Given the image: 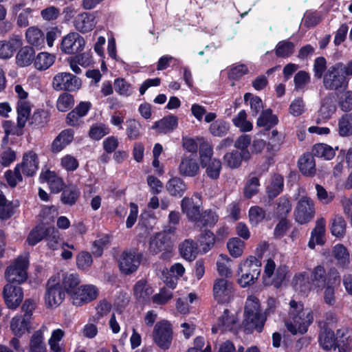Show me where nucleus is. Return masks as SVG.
Returning <instances> with one entry per match:
<instances>
[{"mask_svg": "<svg viewBox=\"0 0 352 352\" xmlns=\"http://www.w3.org/2000/svg\"><path fill=\"white\" fill-rule=\"evenodd\" d=\"M346 223L340 214H336L331 220L330 230L331 234L336 237H343L346 232Z\"/></svg>", "mask_w": 352, "mask_h": 352, "instance_id": "nucleus-42", "label": "nucleus"}, {"mask_svg": "<svg viewBox=\"0 0 352 352\" xmlns=\"http://www.w3.org/2000/svg\"><path fill=\"white\" fill-rule=\"evenodd\" d=\"M277 123L278 118L275 115L272 114L270 109L263 111L257 120V125L258 126H263L267 129L272 128Z\"/></svg>", "mask_w": 352, "mask_h": 352, "instance_id": "nucleus-48", "label": "nucleus"}, {"mask_svg": "<svg viewBox=\"0 0 352 352\" xmlns=\"http://www.w3.org/2000/svg\"><path fill=\"white\" fill-rule=\"evenodd\" d=\"M203 167L206 168V174L210 178L216 179L219 176L221 169V163L219 160L213 158L212 160L207 163L206 166Z\"/></svg>", "mask_w": 352, "mask_h": 352, "instance_id": "nucleus-62", "label": "nucleus"}, {"mask_svg": "<svg viewBox=\"0 0 352 352\" xmlns=\"http://www.w3.org/2000/svg\"><path fill=\"white\" fill-rule=\"evenodd\" d=\"M27 42L36 47L41 48L45 43V36L41 29L32 26L27 29L25 32Z\"/></svg>", "mask_w": 352, "mask_h": 352, "instance_id": "nucleus-32", "label": "nucleus"}, {"mask_svg": "<svg viewBox=\"0 0 352 352\" xmlns=\"http://www.w3.org/2000/svg\"><path fill=\"white\" fill-rule=\"evenodd\" d=\"M336 110V100L332 95L326 96L322 101L321 107L318 111L320 118L317 122L321 120H327L335 113Z\"/></svg>", "mask_w": 352, "mask_h": 352, "instance_id": "nucleus-30", "label": "nucleus"}, {"mask_svg": "<svg viewBox=\"0 0 352 352\" xmlns=\"http://www.w3.org/2000/svg\"><path fill=\"white\" fill-rule=\"evenodd\" d=\"M219 219L218 215L213 211L208 210L201 213V218L197 223V226H214Z\"/></svg>", "mask_w": 352, "mask_h": 352, "instance_id": "nucleus-64", "label": "nucleus"}, {"mask_svg": "<svg viewBox=\"0 0 352 352\" xmlns=\"http://www.w3.org/2000/svg\"><path fill=\"white\" fill-rule=\"evenodd\" d=\"M230 129V124L228 122L218 120L210 125L209 131L211 134L217 137H222L226 135Z\"/></svg>", "mask_w": 352, "mask_h": 352, "instance_id": "nucleus-52", "label": "nucleus"}, {"mask_svg": "<svg viewBox=\"0 0 352 352\" xmlns=\"http://www.w3.org/2000/svg\"><path fill=\"white\" fill-rule=\"evenodd\" d=\"M199 172V165L197 162V156L188 155L182 157L179 166V173L184 177H194Z\"/></svg>", "mask_w": 352, "mask_h": 352, "instance_id": "nucleus-20", "label": "nucleus"}, {"mask_svg": "<svg viewBox=\"0 0 352 352\" xmlns=\"http://www.w3.org/2000/svg\"><path fill=\"white\" fill-rule=\"evenodd\" d=\"M289 305L288 318L285 321L287 330L294 335L305 333L314 320L312 311L294 300H292Z\"/></svg>", "mask_w": 352, "mask_h": 352, "instance_id": "nucleus-1", "label": "nucleus"}, {"mask_svg": "<svg viewBox=\"0 0 352 352\" xmlns=\"http://www.w3.org/2000/svg\"><path fill=\"white\" fill-rule=\"evenodd\" d=\"M310 280L313 285L320 289L327 285L328 274L324 267L320 265L315 267L311 273Z\"/></svg>", "mask_w": 352, "mask_h": 352, "instance_id": "nucleus-34", "label": "nucleus"}, {"mask_svg": "<svg viewBox=\"0 0 352 352\" xmlns=\"http://www.w3.org/2000/svg\"><path fill=\"white\" fill-rule=\"evenodd\" d=\"M59 281H61L62 286L65 291L72 298L73 293L76 292L80 280L76 273H69L61 272L58 274Z\"/></svg>", "mask_w": 352, "mask_h": 352, "instance_id": "nucleus-25", "label": "nucleus"}, {"mask_svg": "<svg viewBox=\"0 0 352 352\" xmlns=\"http://www.w3.org/2000/svg\"><path fill=\"white\" fill-rule=\"evenodd\" d=\"M313 153L315 156L323 157L325 160H331L336 155L333 148L324 144H316L313 148Z\"/></svg>", "mask_w": 352, "mask_h": 352, "instance_id": "nucleus-53", "label": "nucleus"}, {"mask_svg": "<svg viewBox=\"0 0 352 352\" xmlns=\"http://www.w3.org/2000/svg\"><path fill=\"white\" fill-rule=\"evenodd\" d=\"M272 134V137L268 142L266 148L269 154L274 155L280 149L282 144V135H279L276 130H273Z\"/></svg>", "mask_w": 352, "mask_h": 352, "instance_id": "nucleus-63", "label": "nucleus"}, {"mask_svg": "<svg viewBox=\"0 0 352 352\" xmlns=\"http://www.w3.org/2000/svg\"><path fill=\"white\" fill-rule=\"evenodd\" d=\"M283 187V178L281 175H275L272 179L270 185L267 187L270 197H275L282 191Z\"/></svg>", "mask_w": 352, "mask_h": 352, "instance_id": "nucleus-59", "label": "nucleus"}, {"mask_svg": "<svg viewBox=\"0 0 352 352\" xmlns=\"http://www.w3.org/2000/svg\"><path fill=\"white\" fill-rule=\"evenodd\" d=\"M26 3L23 1L16 3L12 8V14L17 16L16 24L21 28L29 25V19L32 17L33 9L25 8Z\"/></svg>", "mask_w": 352, "mask_h": 352, "instance_id": "nucleus-22", "label": "nucleus"}, {"mask_svg": "<svg viewBox=\"0 0 352 352\" xmlns=\"http://www.w3.org/2000/svg\"><path fill=\"white\" fill-rule=\"evenodd\" d=\"M40 180L41 182H47L52 192L54 193L59 192L63 188L64 183L63 179L53 171L47 170L41 172Z\"/></svg>", "mask_w": 352, "mask_h": 352, "instance_id": "nucleus-29", "label": "nucleus"}, {"mask_svg": "<svg viewBox=\"0 0 352 352\" xmlns=\"http://www.w3.org/2000/svg\"><path fill=\"white\" fill-rule=\"evenodd\" d=\"M295 45L289 41H281L276 47V55L280 58L289 57L294 52Z\"/></svg>", "mask_w": 352, "mask_h": 352, "instance_id": "nucleus-50", "label": "nucleus"}, {"mask_svg": "<svg viewBox=\"0 0 352 352\" xmlns=\"http://www.w3.org/2000/svg\"><path fill=\"white\" fill-rule=\"evenodd\" d=\"M339 283L340 275L338 271L334 267L331 268L328 272L327 285H325L327 287L324 292V300L327 304L329 305H333L335 304L336 297L333 285L338 284Z\"/></svg>", "mask_w": 352, "mask_h": 352, "instance_id": "nucleus-19", "label": "nucleus"}, {"mask_svg": "<svg viewBox=\"0 0 352 352\" xmlns=\"http://www.w3.org/2000/svg\"><path fill=\"white\" fill-rule=\"evenodd\" d=\"M74 104V99L72 95L68 93H63L58 98L56 107L59 111L65 112L70 109Z\"/></svg>", "mask_w": 352, "mask_h": 352, "instance_id": "nucleus-56", "label": "nucleus"}, {"mask_svg": "<svg viewBox=\"0 0 352 352\" xmlns=\"http://www.w3.org/2000/svg\"><path fill=\"white\" fill-rule=\"evenodd\" d=\"M45 239L47 241V245L50 248L54 250L58 248L60 239V234L54 227L45 229Z\"/></svg>", "mask_w": 352, "mask_h": 352, "instance_id": "nucleus-60", "label": "nucleus"}, {"mask_svg": "<svg viewBox=\"0 0 352 352\" xmlns=\"http://www.w3.org/2000/svg\"><path fill=\"white\" fill-rule=\"evenodd\" d=\"M166 189L172 196L182 197L186 190V185L179 177L170 179L167 184Z\"/></svg>", "mask_w": 352, "mask_h": 352, "instance_id": "nucleus-40", "label": "nucleus"}, {"mask_svg": "<svg viewBox=\"0 0 352 352\" xmlns=\"http://www.w3.org/2000/svg\"><path fill=\"white\" fill-rule=\"evenodd\" d=\"M54 90L76 91L80 89L81 80L69 72H58L53 78L52 82Z\"/></svg>", "mask_w": 352, "mask_h": 352, "instance_id": "nucleus-7", "label": "nucleus"}, {"mask_svg": "<svg viewBox=\"0 0 352 352\" xmlns=\"http://www.w3.org/2000/svg\"><path fill=\"white\" fill-rule=\"evenodd\" d=\"M164 230L151 237L148 250L153 254H157L168 248H171L170 238Z\"/></svg>", "mask_w": 352, "mask_h": 352, "instance_id": "nucleus-18", "label": "nucleus"}, {"mask_svg": "<svg viewBox=\"0 0 352 352\" xmlns=\"http://www.w3.org/2000/svg\"><path fill=\"white\" fill-rule=\"evenodd\" d=\"M20 173L28 177L33 176L38 168V160L37 155L33 151H29L23 155L21 165Z\"/></svg>", "mask_w": 352, "mask_h": 352, "instance_id": "nucleus-23", "label": "nucleus"}, {"mask_svg": "<svg viewBox=\"0 0 352 352\" xmlns=\"http://www.w3.org/2000/svg\"><path fill=\"white\" fill-rule=\"evenodd\" d=\"M56 56L47 52H40L34 58V67L40 71L47 69L54 63Z\"/></svg>", "mask_w": 352, "mask_h": 352, "instance_id": "nucleus-35", "label": "nucleus"}, {"mask_svg": "<svg viewBox=\"0 0 352 352\" xmlns=\"http://www.w3.org/2000/svg\"><path fill=\"white\" fill-rule=\"evenodd\" d=\"M85 45V41L83 37L74 32L63 38L60 49L65 54H74L82 51Z\"/></svg>", "mask_w": 352, "mask_h": 352, "instance_id": "nucleus-15", "label": "nucleus"}, {"mask_svg": "<svg viewBox=\"0 0 352 352\" xmlns=\"http://www.w3.org/2000/svg\"><path fill=\"white\" fill-rule=\"evenodd\" d=\"M261 263L255 256H250L239 265L238 283L242 287L253 285L261 272Z\"/></svg>", "mask_w": 352, "mask_h": 352, "instance_id": "nucleus-4", "label": "nucleus"}, {"mask_svg": "<svg viewBox=\"0 0 352 352\" xmlns=\"http://www.w3.org/2000/svg\"><path fill=\"white\" fill-rule=\"evenodd\" d=\"M133 292L137 299L140 301L145 302L149 299L153 290L145 280H140L135 285Z\"/></svg>", "mask_w": 352, "mask_h": 352, "instance_id": "nucleus-37", "label": "nucleus"}, {"mask_svg": "<svg viewBox=\"0 0 352 352\" xmlns=\"http://www.w3.org/2000/svg\"><path fill=\"white\" fill-rule=\"evenodd\" d=\"M289 277V270L287 265L281 264L277 266L272 258L267 259L263 275L265 285H272L278 288L285 284Z\"/></svg>", "mask_w": 352, "mask_h": 352, "instance_id": "nucleus-3", "label": "nucleus"}, {"mask_svg": "<svg viewBox=\"0 0 352 352\" xmlns=\"http://www.w3.org/2000/svg\"><path fill=\"white\" fill-rule=\"evenodd\" d=\"M46 325L34 331L30 339L29 351L30 352H46V344L45 343L44 333L47 331Z\"/></svg>", "mask_w": 352, "mask_h": 352, "instance_id": "nucleus-27", "label": "nucleus"}, {"mask_svg": "<svg viewBox=\"0 0 352 352\" xmlns=\"http://www.w3.org/2000/svg\"><path fill=\"white\" fill-rule=\"evenodd\" d=\"M323 85L329 90L345 89L348 85V80L336 63L329 67L324 74Z\"/></svg>", "mask_w": 352, "mask_h": 352, "instance_id": "nucleus-8", "label": "nucleus"}, {"mask_svg": "<svg viewBox=\"0 0 352 352\" xmlns=\"http://www.w3.org/2000/svg\"><path fill=\"white\" fill-rule=\"evenodd\" d=\"M3 297L8 308L16 309L23 299V292L17 283L8 282L3 289Z\"/></svg>", "mask_w": 352, "mask_h": 352, "instance_id": "nucleus-13", "label": "nucleus"}, {"mask_svg": "<svg viewBox=\"0 0 352 352\" xmlns=\"http://www.w3.org/2000/svg\"><path fill=\"white\" fill-rule=\"evenodd\" d=\"M34 50L29 46H25L18 52L16 56V63L21 67L28 66L34 60Z\"/></svg>", "mask_w": 352, "mask_h": 352, "instance_id": "nucleus-44", "label": "nucleus"}, {"mask_svg": "<svg viewBox=\"0 0 352 352\" xmlns=\"http://www.w3.org/2000/svg\"><path fill=\"white\" fill-rule=\"evenodd\" d=\"M326 221L324 219H318L316 222V226L311 233V238L308 243V246L311 249H314L316 245H322L324 243V234Z\"/></svg>", "mask_w": 352, "mask_h": 352, "instance_id": "nucleus-26", "label": "nucleus"}, {"mask_svg": "<svg viewBox=\"0 0 352 352\" xmlns=\"http://www.w3.org/2000/svg\"><path fill=\"white\" fill-rule=\"evenodd\" d=\"M197 140L200 141L199 145V160L202 166H205L207 165V163L213 158H212L213 155V148L212 145L207 141H205L202 138H197Z\"/></svg>", "mask_w": 352, "mask_h": 352, "instance_id": "nucleus-38", "label": "nucleus"}, {"mask_svg": "<svg viewBox=\"0 0 352 352\" xmlns=\"http://www.w3.org/2000/svg\"><path fill=\"white\" fill-rule=\"evenodd\" d=\"M113 85L116 92L120 96L129 97L133 93V85L124 78L115 79Z\"/></svg>", "mask_w": 352, "mask_h": 352, "instance_id": "nucleus-47", "label": "nucleus"}, {"mask_svg": "<svg viewBox=\"0 0 352 352\" xmlns=\"http://www.w3.org/2000/svg\"><path fill=\"white\" fill-rule=\"evenodd\" d=\"M265 320V317L260 311V304L258 299L250 296L248 298L245 307V320L243 326L248 333L256 330L261 332Z\"/></svg>", "mask_w": 352, "mask_h": 352, "instance_id": "nucleus-2", "label": "nucleus"}, {"mask_svg": "<svg viewBox=\"0 0 352 352\" xmlns=\"http://www.w3.org/2000/svg\"><path fill=\"white\" fill-rule=\"evenodd\" d=\"M177 124V118L170 115L155 122L153 126V129H156L159 133L166 134L176 129Z\"/></svg>", "mask_w": 352, "mask_h": 352, "instance_id": "nucleus-31", "label": "nucleus"}, {"mask_svg": "<svg viewBox=\"0 0 352 352\" xmlns=\"http://www.w3.org/2000/svg\"><path fill=\"white\" fill-rule=\"evenodd\" d=\"M315 208L314 201L308 197L302 196L298 201L294 210V217L300 224L310 221L314 217Z\"/></svg>", "mask_w": 352, "mask_h": 352, "instance_id": "nucleus-11", "label": "nucleus"}, {"mask_svg": "<svg viewBox=\"0 0 352 352\" xmlns=\"http://www.w3.org/2000/svg\"><path fill=\"white\" fill-rule=\"evenodd\" d=\"M98 295V288L93 285H85L78 287L73 293L72 300L73 305L81 306L96 299Z\"/></svg>", "mask_w": 352, "mask_h": 352, "instance_id": "nucleus-16", "label": "nucleus"}, {"mask_svg": "<svg viewBox=\"0 0 352 352\" xmlns=\"http://www.w3.org/2000/svg\"><path fill=\"white\" fill-rule=\"evenodd\" d=\"M320 346L325 350L336 346V338L333 332L327 328L321 329L318 337Z\"/></svg>", "mask_w": 352, "mask_h": 352, "instance_id": "nucleus-45", "label": "nucleus"}, {"mask_svg": "<svg viewBox=\"0 0 352 352\" xmlns=\"http://www.w3.org/2000/svg\"><path fill=\"white\" fill-rule=\"evenodd\" d=\"M332 256L336 260L338 265L346 267L350 262L349 253L342 244L336 245L332 250Z\"/></svg>", "mask_w": 352, "mask_h": 352, "instance_id": "nucleus-39", "label": "nucleus"}, {"mask_svg": "<svg viewBox=\"0 0 352 352\" xmlns=\"http://www.w3.org/2000/svg\"><path fill=\"white\" fill-rule=\"evenodd\" d=\"M73 23L75 29L82 34L91 32L96 25L95 16L88 12L78 14Z\"/></svg>", "mask_w": 352, "mask_h": 352, "instance_id": "nucleus-21", "label": "nucleus"}, {"mask_svg": "<svg viewBox=\"0 0 352 352\" xmlns=\"http://www.w3.org/2000/svg\"><path fill=\"white\" fill-rule=\"evenodd\" d=\"M109 132L110 129L108 126L102 122H97L90 126L89 135L94 140H99Z\"/></svg>", "mask_w": 352, "mask_h": 352, "instance_id": "nucleus-49", "label": "nucleus"}, {"mask_svg": "<svg viewBox=\"0 0 352 352\" xmlns=\"http://www.w3.org/2000/svg\"><path fill=\"white\" fill-rule=\"evenodd\" d=\"M239 319L236 314L225 309L223 314L219 318L215 326L212 329L214 333L221 331H235L239 326Z\"/></svg>", "mask_w": 352, "mask_h": 352, "instance_id": "nucleus-17", "label": "nucleus"}, {"mask_svg": "<svg viewBox=\"0 0 352 352\" xmlns=\"http://www.w3.org/2000/svg\"><path fill=\"white\" fill-rule=\"evenodd\" d=\"M173 328L166 320L157 322L153 329V338L155 344L162 350L170 348L173 340Z\"/></svg>", "mask_w": 352, "mask_h": 352, "instance_id": "nucleus-6", "label": "nucleus"}, {"mask_svg": "<svg viewBox=\"0 0 352 352\" xmlns=\"http://www.w3.org/2000/svg\"><path fill=\"white\" fill-rule=\"evenodd\" d=\"M74 133L72 129L62 131L52 143L51 149L53 153H58L63 150L74 140Z\"/></svg>", "mask_w": 352, "mask_h": 352, "instance_id": "nucleus-28", "label": "nucleus"}, {"mask_svg": "<svg viewBox=\"0 0 352 352\" xmlns=\"http://www.w3.org/2000/svg\"><path fill=\"white\" fill-rule=\"evenodd\" d=\"M65 292L60 283L52 277L49 279L45 295V303L47 307H56L62 303L65 298Z\"/></svg>", "mask_w": 352, "mask_h": 352, "instance_id": "nucleus-10", "label": "nucleus"}, {"mask_svg": "<svg viewBox=\"0 0 352 352\" xmlns=\"http://www.w3.org/2000/svg\"><path fill=\"white\" fill-rule=\"evenodd\" d=\"M126 133L130 140H136L141 135V124L135 119H129L126 122Z\"/></svg>", "mask_w": 352, "mask_h": 352, "instance_id": "nucleus-55", "label": "nucleus"}, {"mask_svg": "<svg viewBox=\"0 0 352 352\" xmlns=\"http://www.w3.org/2000/svg\"><path fill=\"white\" fill-rule=\"evenodd\" d=\"M227 247L230 255L234 258L242 255L244 248V242L237 237L230 239Z\"/></svg>", "mask_w": 352, "mask_h": 352, "instance_id": "nucleus-57", "label": "nucleus"}, {"mask_svg": "<svg viewBox=\"0 0 352 352\" xmlns=\"http://www.w3.org/2000/svg\"><path fill=\"white\" fill-rule=\"evenodd\" d=\"M142 258V254L135 250L123 252L119 258V267L120 271L129 274L135 272Z\"/></svg>", "mask_w": 352, "mask_h": 352, "instance_id": "nucleus-12", "label": "nucleus"}, {"mask_svg": "<svg viewBox=\"0 0 352 352\" xmlns=\"http://www.w3.org/2000/svg\"><path fill=\"white\" fill-rule=\"evenodd\" d=\"M30 104L28 100H18L17 102V122L19 127L25 126L30 113Z\"/></svg>", "mask_w": 352, "mask_h": 352, "instance_id": "nucleus-43", "label": "nucleus"}, {"mask_svg": "<svg viewBox=\"0 0 352 352\" xmlns=\"http://www.w3.org/2000/svg\"><path fill=\"white\" fill-rule=\"evenodd\" d=\"M339 133L342 136H348L352 133V114H346L339 120Z\"/></svg>", "mask_w": 352, "mask_h": 352, "instance_id": "nucleus-61", "label": "nucleus"}, {"mask_svg": "<svg viewBox=\"0 0 352 352\" xmlns=\"http://www.w3.org/2000/svg\"><path fill=\"white\" fill-rule=\"evenodd\" d=\"M195 197L198 201H195L192 197H184L181 201V208L182 212L186 214L189 221H191L197 226L200 218H201L200 201L201 196L199 194H195Z\"/></svg>", "mask_w": 352, "mask_h": 352, "instance_id": "nucleus-14", "label": "nucleus"}, {"mask_svg": "<svg viewBox=\"0 0 352 352\" xmlns=\"http://www.w3.org/2000/svg\"><path fill=\"white\" fill-rule=\"evenodd\" d=\"M232 260L227 256L221 254L217 261V271L219 275L228 277L231 275Z\"/></svg>", "mask_w": 352, "mask_h": 352, "instance_id": "nucleus-51", "label": "nucleus"}, {"mask_svg": "<svg viewBox=\"0 0 352 352\" xmlns=\"http://www.w3.org/2000/svg\"><path fill=\"white\" fill-rule=\"evenodd\" d=\"M179 252L183 258L192 261L197 253V245L192 240L186 239L179 245Z\"/></svg>", "mask_w": 352, "mask_h": 352, "instance_id": "nucleus-41", "label": "nucleus"}, {"mask_svg": "<svg viewBox=\"0 0 352 352\" xmlns=\"http://www.w3.org/2000/svg\"><path fill=\"white\" fill-rule=\"evenodd\" d=\"M21 45L22 40L19 35H12L8 41H0V58H10Z\"/></svg>", "mask_w": 352, "mask_h": 352, "instance_id": "nucleus-24", "label": "nucleus"}, {"mask_svg": "<svg viewBox=\"0 0 352 352\" xmlns=\"http://www.w3.org/2000/svg\"><path fill=\"white\" fill-rule=\"evenodd\" d=\"M29 254L24 253L19 256L6 268L5 278L8 282L20 285L28 278Z\"/></svg>", "mask_w": 352, "mask_h": 352, "instance_id": "nucleus-5", "label": "nucleus"}, {"mask_svg": "<svg viewBox=\"0 0 352 352\" xmlns=\"http://www.w3.org/2000/svg\"><path fill=\"white\" fill-rule=\"evenodd\" d=\"M232 122L234 126L239 128L241 131H250L252 129V124L247 120V114L245 110H241L233 118Z\"/></svg>", "mask_w": 352, "mask_h": 352, "instance_id": "nucleus-58", "label": "nucleus"}, {"mask_svg": "<svg viewBox=\"0 0 352 352\" xmlns=\"http://www.w3.org/2000/svg\"><path fill=\"white\" fill-rule=\"evenodd\" d=\"M30 322L22 316H16L10 321V329L15 336L20 337L30 330Z\"/></svg>", "mask_w": 352, "mask_h": 352, "instance_id": "nucleus-33", "label": "nucleus"}, {"mask_svg": "<svg viewBox=\"0 0 352 352\" xmlns=\"http://www.w3.org/2000/svg\"><path fill=\"white\" fill-rule=\"evenodd\" d=\"M213 297L219 303L230 302L234 298V288L233 283L224 278L214 280L213 283Z\"/></svg>", "mask_w": 352, "mask_h": 352, "instance_id": "nucleus-9", "label": "nucleus"}, {"mask_svg": "<svg viewBox=\"0 0 352 352\" xmlns=\"http://www.w3.org/2000/svg\"><path fill=\"white\" fill-rule=\"evenodd\" d=\"M298 166L305 175L311 176L316 173V162L314 156L311 154L303 155L298 160Z\"/></svg>", "mask_w": 352, "mask_h": 352, "instance_id": "nucleus-36", "label": "nucleus"}, {"mask_svg": "<svg viewBox=\"0 0 352 352\" xmlns=\"http://www.w3.org/2000/svg\"><path fill=\"white\" fill-rule=\"evenodd\" d=\"M64 336L65 331L60 329H56L52 332L48 344L52 352H62L63 347L60 342Z\"/></svg>", "mask_w": 352, "mask_h": 352, "instance_id": "nucleus-46", "label": "nucleus"}, {"mask_svg": "<svg viewBox=\"0 0 352 352\" xmlns=\"http://www.w3.org/2000/svg\"><path fill=\"white\" fill-rule=\"evenodd\" d=\"M80 195L78 188L75 186L65 188L62 193L61 199L65 204L73 205L76 203Z\"/></svg>", "mask_w": 352, "mask_h": 352, "instance_id": "nucleus-54", "label": "nucleus"}]
</instances>
